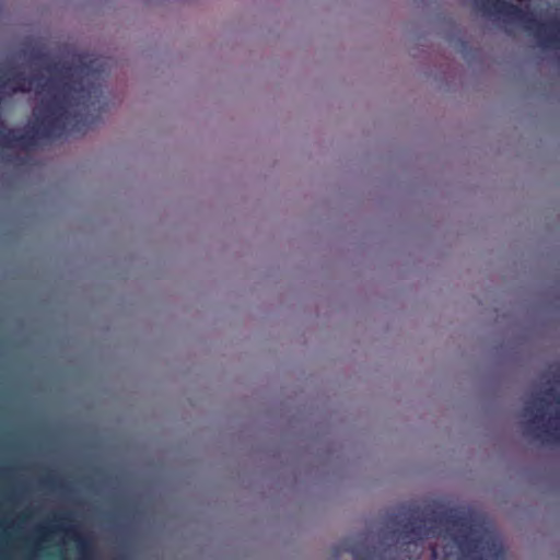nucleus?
Here are the masks:
<instances>
[{
    "instance_id": "nucleus-4",
    "label": "nucleus",
    "mask_w": 560,
    "mask_h": 560,
    "mask_svg": "<svg viewBox=\"0 0 560 560\" xmlns=\"http://www.w3.org/2000/svg\"><path fill=\"white\" fill-rule=\"evenodd\" d=\"M57 528L65 530L70 536V538H72L77 542V546L82 555V558L80 560H92L91 544L85 537L81 536L78 533L75 527L71 526L68 528H63L61 526H58Z\"/></svg>"
},
{
    "instance_id": "nucleus-2",
    "label": "nucleus",
    "mask_w": 560,
    "mask_h": 560,
    "mask_svg": "<svg viewBox=\"0 0 560 560\" xmlns=\"http://www.w3.org/2000/svg\"><path fill=\"white\" fill-rule=\"evenodd\" d=\"M476 5L487 14L502 15L506 21L522 24L542 48H556L560 42L559 22L542 23L532 12L503 0H476Z\"/></svg>"
},
{
    "instance_id": "nucleus-1",
    "label": "nucleus",
    "mask_w": 560,
    "mask_h": 560,
    "mask_svg": "<svg viewBox=\"0 0 560 560\" xmlns=\"http://www.w3.org/2000/svg\"><path fill=\"white\" fill-rule=\"evenodd\" d=\"M50 72L65 80L27 78L23 72L0 74V145L30 148L36 139H58L67 130L85 132L95 119L91 110L102 112L101 80L104 62L79 56L75 66L54 63Z\"/></svg>"
},
{
    "instance_id": "nucleus-5",
    "label": "nucleus",
    "mask_w": 560,
    "mask_h": 560,
    "mask_svg": "<svg viewBox=\"0 0 560 560\" xmlns=\"http://www.w3.org/2000/svg\"><path fill=\"white\" fill-rule=\"evenodd\" d=\"M45 57H46V55L43 52H39V51L34 52L32 55L33 60H36V61H43L45 59Z\"/></svg>"
},
{
    "instance_id": "nucleus-7",
    "label": "nucleus",
    "mask_w": 560,
    "mask_h": 560,
    "mask_svg": "<svg viewBox=\"0 0 560 560\" xmlns=\"http://www.w3.org/2000/svg\"><path fill=\"white\" fill-rule=\"evenodd\" d=\"M60 520L61 521H67V522L71 521L70 514L63 515L62 517H60Z\"/></svg>"
},
{
    "instance_id": "nucleus-6",
    "label": "nucleus",
    "mask_w": 560,
    "mask_h": 560,
    "mask_svg": "<svg viewBox=\"0 0 560 560\" xmlns=\"http://www.w3.org/2000/svg\"><path fill=\"white\" fill-rule=\"evenodd\" d=\"M43 482L46 485V486H54V480L51 478H45L43 480Z\"/></svg>"
},
{
    "instance_id": "nucleus-3",
    "label": "nucleus",
    "mask_w": 560,
    "mask_h": 560,
    "mask_svg": "<svg viewBox=\"0 0 560 560\" xmlns=\"http://www.w3.org/2000/svg\"><path fill=\"white\" fill-rule=\"evenodd\" d=\"M547 398H557V392L553 387L545 389L544 396H537L528 401L523 410L524 417L529 418L526 425V434L533 436L542 443H552L560 440V428L538 423L544 419L548 406Z\"/></svg>"
}]
</instances>
